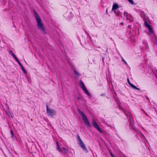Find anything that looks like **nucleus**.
I'll list each match as a JSON object with an SVG mask.
<instances>
[{
  "label": "nucleus",
  "mask_w": 157,
  "mask_h": 157,
  "mask_svg": "<svg viewBox=\"0 0 157 157\" xmlns=\"http://www.w3.org/2000/svg\"><path fill=\"white\" fill-rule=\"evenodd\" d=\"M34 15L36 19L37 25L39 29L41 30L43 32L45 33V30L44 28L43 24L41 22V20L38 15L35 11H34Z\"/></svg>",
  "instance_id": "1"
},
{
  "label": "nucleus",
  "mask_w": 157,
  "mask_h": 157,
  "mask_svg": "<svg viewBox=\"0 0 157 157\" xmlns=\"http://www.w3.org/2000/svg\"><path fill=\"white\" fill-rule=\"evenodd\" d=\"M78 111L79 113L82 116V120L85 124L88 127H90V122L84 113L82 111H81L79 109H78Z\"/></svg>",
  "instance_id": "2"
},
{
  "label": "nucleus",
  "mask_w": 157,
  "mask_h": 157,
  "mask_svg": "<svg viewBox=\"0 0 157 157\" xmlns=\"http://www.w3.org/2000/svg\"><path fill=\"white\" fill-rule=\"evenodd\" d=\"M56 149L59 152H62L64 154H67L68 152V150L67 149L64 147H61L58 144V142H56Z\"/></svg>",
  "instance_id": "3"
},
{
  "label": "nucleus",
  "mask_w": 157,
  "mask_h": 157,
  "mask_svg": "<svg viewBox=\"0 0 157 157\" xmlns=\"http://www.w3.org/2000/svg\"><path fill=\"white\" fill-rule=\"evenodd\" d=\"M46 111L48 115L52 117L56 114V113L55 110L49 109L48 105H47Z\"/></svg>",
  "instance_id": "4"
},
{
  "label": "nucleus",
  "mask_w": 157,
  "mask_h": 157,
  "mask_svg": "<svg viewBox=\"0 0 157 157\" xmlns=\"http://www.w3.org/2000/svg\"><path fill=\"white\" fill-rule=\"evenodd\" d=\"M78 140L79 142V144L80 145L81 147L86 152H87L88 151L87 148H86L85 145L83 142L82 141L79 136H78Z\"/></svg>",
  "instance_id": "5"
},
{
  "label": "nucleus",
  "mask_w": 157,
  "mask_h": 157,
  "mask_svg": "<svg viewBox=\"0 0 157 157\" xmlns=\"http://www.w3.org/2000/svg\"><path fill=\"white\" fill-rule=\"evenodd\" d=\"M79 84L80 87L82 88V89L83 90L84 92L88 96H90V94L87 90L86 88L85 87L84 83L82 80L80 81Z\"/></svg>",
  "instance_id": "6"
},
{
  "label": "nucleus",
  "mask_w": 157,
  "mask_h": 157,
  "mask_svg": "<svg viewBox=\"0 0 157 157\" xmlns=\"http://www.w3.org/2000/svg\"><path fill=\"white\" fill-rule=\"evenodd\" d=\"M144 25L148 29L150 34H152L153 35H154V33L150 25H149L146 21H145Z\"/></svg>",
  "instance_id": "7"
},
{
  "label": "nucleus",
  "mask_w": 157,
  "mask_h": 157,
  "mask_svg": "<svg viewBox=\"0 0 157 157\" xmlns=\"http://www.w3.org/2000/svg\"><path fill=\"white\" fill-rule=\"evenodd\" d=\"M93 125L94 127L96 128L98 131H99L101 133H102V131L99 128L98 124L94 120H93Z\"/></svg>",
  "instance_id": "8"
},
{
  "label": "nucleus",
  "mask_w": 157,
  "mask_h": 157,
  "mask_svg": "<svg viewBox=\"0 0 157 157\" xmlns=\"http://www.w3.org/2000/svg\"><path fill=\"white\" fill-rule=\"evenodd\" d=\"M124 14L126 16V19L129 20L130 22L133 21V18L130 14L125 12L124 13Z\"/></svg>",
  "instance_id": "9"
},
{
  "label": "nucleus",
  "mask_w": 157,
  "mask_h": 157,
  "mask_svg": "<svg viewBox=\"0 0 157 157\" xmlns=\"http://www.w3.org/2000/svg\"><path fill=\"white\" fill-rule=\"evenodd\" d=\"M5 106L7 107L8 109H7L6 111V113L7 115L9 117H13V114L12 112H10L9 110V107L8 105L6 104L5 105Z\"/></svg>",
  "instance_id": "10"
},
{
  "label": "nucleus",
  "mask_w": 157,
  "mask_h": 157,
  "mask_svg": "<svg viewBox=\"0 0 157 157\" xmlns=\"http://www.w3.org/2000/svg\"><path fill=\"white\" fill-rule=\"evenodd\" d=\"M137 137L139 139H140L139 138V137H140L141 140H144L145 138L143 134L140 132H139L137 134Z\"/></svg>",
  "instance_id": "11"
},
{
  "label": "nucleus",
  "mask_w": 157,
  "mask_h": 157,
  "mask_svg": "<svg viewBox=\"0 0 157 157\" xmlns=\"http://www.w3.org/2000/svg\"><path fill=\"white\" fill-rule=\"evenodd\" d=\"M127 81H128V83L129 84V85L131 86L132 88H133V89H136L138 90H140V89L139 88H138L136 87L133 84H132L131 83L128 78V79H127Z\"/></svg>",
  "instance_id": "12"
},
{
  "label": "nucleus",
  "mask_w": 157,
  "mask_h": 157,
  "mask_svg": "<svg viewBox=\"0 0 157 157\" xmlns=\"http://www.w3.org/2000/svg\"><path fill=\"white\" fill-rule=\"evenodd\" d=\"M125 114L127 117L128 118L129 117L130 119V124H131V121L132 116L131 114L128 111H125Z\"/></svg>",
  "instance_id": "13"
},
{
  "label": "nucleus",
  "mask_w": 157,
  "mask_h": 157,
  "mask_svg": "<svg viewBox=\"0 0 157 157\" xmlns=\"http://www.w3.org/2000/svg\"><path fill=\"white\" fill-rule=\"evenodd\" d=\"M119 8V7L118 5L117 4L115 3H114L113 6L112 10H117V9Z\"/></svg>",
  "instance_id": "14"
},
{
  "label": "nucleus",
  "mask_w": 157,
  "mask_h": 157,
  "mask_svg": "<svg viewBox=\"0 0 157 157\" xmlns=\"http://www.w3.org/2000/svg\"><path fill=\"white\" fill-rule=\"evenodd\" d=\"M113 11L117 15V16L119 15L120 12L119 10H113Z\"/></svg>",
  "instance_id": "15"
},
{
  "label": "nucleus",
  "mask_w": 157,
  "mask_h": 157,
  "mask_svg": "<svg viewBox=\"0 0 157 157\" xmlns=\"http://www.w3.org/2000/svg\"><path fill=\"white\" fill-rule=\"evenodd\" d=\"M74 73L76 76L78 77L80 76L79 74L75 69H74Z\"/></svg>",
  "instance_id": "16"
},
{
  "label": "nucleus",
  "mask_w": 157,
  "mask_h": 157,
  "mask_svg": "<svg viewBox=\"0 0 157 157\" xmlns=\"http://www.w3.org/2000/svg\"><path fill=\"white\" fill-rule=\"evenodd\" d=\"M11 54L12 56L16 60L18 59L13 52H11Z\"/></svg>",
  "instance_id": "17"
},
{
  "label": "nucleus",
  "mask_w": 157,
  "mask_h": 157,
  "mask_svg": "<svg viewBox=\"0 0 157 157\" xmlns=\"http://www.w3.org/2000/svg\"><path fill=\"white\" fill-rule=\"evenodd\" d=\"M16 61L19 64V65L21 67V68L23 67L22 64H21V63H20L19 60L17 59V60H16Z\"/></svg>",
  "instance_id": "18"
},
{
  "label": "nucleus",
  "mask_w": 157,
  "mask_h": 157,
  "mask_svg": "<svg viewBox=\"0 0 157 157\" xmlns=\"http://www.w3.org/2000/svg\"><path fill=\"white\" fill-rule=\"evenodd\" d=\"M131 4H134V2L133 0H127Z\"/></svg>",
  "instance_id": "19"
},
{
  "label": "nucleus",
  "mask_w": 157,
  "mask_h": 157,
  "mask_svg": "<svg viewBox=\"0 0 157 157\" xmlns=\"http://www.w3.org/2000/svg\"><path fill=\"white\" fill-rule=\"evenodd\" d=\"M77 99L78 100H80L82 99V97L81 95H79L78 96Z\"/></svg>",
  "instance_id": "20"
},
{
  "label": "nucleus",
  "mask_w": 157,
  "mask_h": 157,
  "mask_svg": "<svg viewBox=\"0 0 157 157\" xmlns=\"http://www.w3.org/2000/svg\"><path fill=\"white\" fill-rule=\"evenodd\" d=\"M21 68V69L22 70V71H23V73H25V74H26V71L25 70L24 68L23 67H22V68Z\"/></svg>",
  "instance_id": "21"
},
{
  "label": "nucleus",
  "mask_w": 157,
  "mask_h": 157,
  "mask_svg": "<svg viewBox=\"0 0 157 157\" xmlns=\"http://www.w3.org/2000/svg\"><path fill=\"white\" fill-rule=\"evenodd\" d=\"M10 132H11V137L12 138L13 136V133L12 131V130H10Z\"/></svg>",
  "instance_id": "22"
},
{
  "label": "nucleus",
  "mask_w": 157,
  "mask_h": 157,
  "mask_svg": "<svg viewBox=\"0 0 157 157\" xmlns=\"http://www.w3.org/2000/svg\"><path fill=\"white\" fill-rule=\"evenodd\" d=\"M122 60L124 62V63L126 64L127 65V63L125 61L124 59L123 58H122Z\"/></svg>",
  "instance_id": "23"
},
{
  "label": "nucleus",
  "mask_w": 157,
  "mask_h": 157,
  "mask_svg": "<svg viewBox=\"0 0 157 157\" xmlns=\"http://www.w3.org/2000/svg\"><path fill=\"white\" fill-rule=\"evenodd\" d=\"M118 108L119 109H122V110L123 109V108H122V107L120 105H119Z\"/></svg>",
  "instance_id": "24"
},
{
  "label": "nucleus",
  "mask_w": 157,
  "mask_h": 157,
  "mask_svg": "<svg viewBox=\"0 0 157 157\" xmlns=\"http://www.w3.org/2000/svg\"><path fill=\"white\" fill-rule=\"evenodd\" d=\"M143 43L144 44L145 46H147V43L146 41H144L143 42Z\"/></svg>",
  "instance_id": "25"
},
{
  "label": "nucleus",
  "mask_w": 157,
  "mask_h": 157,
  "mask_svg": "<svg viewBox=\"0 0 157 157\" xmlns=\"http://www.w3.org/2000/svg\"><path fill=\"white\" fill-rule=\"evenodd\" d=\"M110 155L112 157H115L114 155L111 152L110 153Z\"/></svg>",
  "instance_id": "26"
},
{
  "label": "nucleus",
  "mask_w": 157,
  "mask_h": 157,
  "mask_svg": "<svg viewBox=\"0 0 157 157\" xmlns=\"http://www.w3.org/2000/svg\"><path fill=\"white\" fill-rule=\"evenodd\" d=\"M128 27L129 28V29H130L131 28V25H129L128 26Z\"/></svg>",
  "instance_id": "27"
},
{
  "label": "nucleus",
  "mask_w": 157,
  "mask_h": 157,
  "mask_svg": "<svg viewBox=\"0 0 157 157\" xmlns=\"http://www.w3.org/2000/svg\"><path fill=\"white\" fill-rule=\"evenodd\" d=\"M123 22H121L120 23V24L121 25H123Z\"/></svg>",
  "instance_id": "28"
},
{
  "label": "nucleus",
  "mask_w": 157,
  "mask_h": 157,
  "mask_svg": "<svg viewBox=\"0 0 157 157\" xmlns=\"http://www.w3.org/2000/svg\"><path fill=\"white\" fill-rule=\"evenodd\" d=\"M146 98L147 99L149 100V98L148 97H147Z\"/></svg>",
  "instance_id": "29"
}]
</instances>
